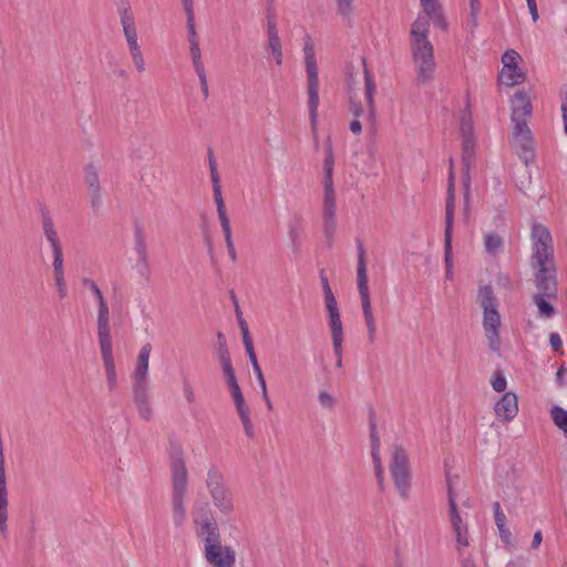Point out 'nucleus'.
<instances>
[{
  "instance_id": "1",
  "label": "nucleus",
  "mask_w": 567,
  "mask_h": 567,
  "mask_svg": "<svg viewBox=\"0 0 567 567\" xmlns=\"http://www.w3.org/2000/svg\"><path fill=\"white\" fill-rule=\"evenodd\" d=\"M422 11L417 13L410 28V52L415 72V82L426 85L434 81L436 60L434 45L430 40V24L446 31L449 22L439 0H420Z\"/></svg>"
},
{
  "instance_id": "2",
  "label": "nucleus",
  "mask_w": 567,
  "mask_h": 567,
  "mask_svg": "<svg viewBox=\"0 0 567 567\" xmlns=\"http://www.w3.org/2000/svg\"><path fill=\"white\" fill-rule=\"evenodd\" d=\"M195 533L200 539L204 557L210 567H235L236 550L223 545L218 525L209 511L194 517Z\"/></svg>"
},
{
  "instance_id": "3",
  "label": "nucleus",
  "mask_w": 567,
  "mask_h": 567,
  "mask_svg": "<svg viewBox=\"0 0 567 567\" xmlns=\"http://www.w3.org/2000/svg\"><path fill=\"white\" fill-rule=\"evenodd\" d=\"M511 120L514 125L512 145L519 157L527 165L534 161V137L527 125V118L532 115L533 106L530 97L525 90H518L511 97Z\"/></svg>"
},
{
  "instance_id": "4",
  "label": "nucleus",
  "mask_w": 567,
  "mask_h": 567,
  "mask_svg": "<svg viewBox=\"0 0 567 567\" xmlns=\"http://www.w3.org/2000/svg\"><path fill=\"white\" fill-rule=\"evenodd\" d=\"M532 243L533 261L537 267L536 286L546 293H551L555 290L553 240L547 227L535 224L532 228Z\"/></svg>"
},
{
  "instance_id": "5",
  "label": "nucleus",
  "mask_w": 567,
  "mask_h": 567,
  "mask_svg": "<svg viewBox=\"0 0 567 567\" xmlns=\"http://www.w3.org/2000/svg\"><path fill=\"white\" fill-rule=\"evenodd\" d=\"M97 340L103 362L107 386L113 390L117 385V373L113 353V343L110 326V310L106 301L97 303Z\"/></svg>"
},
{
  "instance_id": "6",
  "label": "nucleus",
  "mask_w": 567,
  "mask_h": 567,
  "mask_svg": "<svg viewBox=\"0 0 567 567\" xmlns=\"http://www.w3.org/2000/svg\"><path fill=\"white\" fill-rule=\"evenodd\" d=\"M477 303L483 311L482 324L488 348L493 352H498L501 349L502 318L498 311L497 298L491 286L480 287Z\"/></svg>"
},
{
  "instance_id": "7",
  "label": "nucleus",
  "mask_w": 567,
  "mask_h": 567,
  "mask_svg": "<svg viewBox=\"0 0 567 567\" xmlns=\"http://www.w3.org/2000/svg\"><path fill=\"white\" fill-rule=\"evenodd\" d=\"M305 68L307 74V93H308V107L311 130L316 133L318 126V107H319V72L315 45L311 37H305L303 44Z\"/></svg>"
},
{
  "instance_id": "8",
  "label": "nucleus",
  "mask_w": 567,
  "mask_h": 567,
  "mask_svg": "<svg viewBox=\"0 0 567 567\" xmlns=\"http://www.w3.org/2000/svg\"><path fill=\"white\" fill-rule=\"evenodd\" d=\"M120 23L122 27L123 35L132 59V62L135 66V70L138 73H143L146 70V63L144 59V54L142 51V47L138 40V32L135 21L134 12L128 2L122 3L117 8Z\"/></svg>"
},
{
  "instance_id": "9",
  "label": "nucleus",
  "mask_w": 567,
  "mask_h": 567,
  "mask_svg": "<svg viewBox=\"0 0 567 567\" xmlns=\"http://www.w3.org/2000/svg\"><path fill=\"white\" fill-rule=\"evenodd\" d=\"M357 284L361 300V308L367 327L368 339L374 342L377 339V320L372 311L370 290L368 285L365 251L362 246L358 250Z\"/></svg>"
},
{
  "instance_id": "10",
  "label": "nucleus",
  "mask_w": 567,
  "mask_h": 567,
  "mask_svg": "<svg viewBox=\"0 0 567 567\" xmlns=\"http://www.w3.org/2000/svg\"><path fill=\"white\" fill-rule=\"evenodd\" d=\"M206 485L218 513L230 519L235 514L236 506L231 492L224 485L221 473L216 468H210L207 473Z\"/></svg>"
},
{
  "instance_id": "11",
  "label": "nucleus",
  "mask_w": 567,
  "mask_h": 567,
  "mask_svg": "<svg viewBox=\"0 0 567 567\" xmlns=\"http://www.w3.org/2000/svg\"><path fill=\"white\" fill-rule=\"evenodd\" d=\"M389 470L396 492L401 497H408L411 486V473L409 458L401 446H393L391 450Z\"/></svg>"
},
{
  "instance_id": "12",
  "label": "nucleus",
  "mask_w": 567,
  "mask_h": 567,
  "mask_svg": "<svg viewBox=\"0 0 567 567\" xmlns=\"http://www.w3.org/2000/svg\"><path fill=\"white\" fill-rule=\"evenodd\" d=\"M447 516L455 542V550L458 555H463L471 545L468 514L463 512L457 503H453L451 501V507H449Z\"/></svg>"
},
{
  "instance_id": "13",
  "label": "nucleus",
  "mask_w": 567,
  "mask_h": 567,
  "mask_svg": "<svg viewBox=\"0 0 567 567\" xmlns=\"http://www.w3.org/2000/svg\"><path fill=\"white\" fill-rule=\"evenodd\" d=\"M502 69L498 74L501 84L512 87L526 81V73L522 68L523 58L514 49L506 50L502 55Z\"/></svg>"
},
{
  "instance_id": "14",
  "label": "nucleus",
  "mask_w": 567,
  "mask_h": 567,
  "mask_svg": "<svg viewBox=\"0 0 567 567\" xmlns=\"http://www.w3.org/2000/svg\"><path fill=\"white\" fill-rule=\"evenodd\" d=\"M456 183L455 179H450L447 187V198L445 207V264L446 268H452V229L454 221V209H455V194Z\"/></svg>"
},
{
  "instance_id": "15",
  "label": "nucleus",
  "mask_w": 567,
  "mask_h": 567,
  "mask_svg": "<svg viewBox=\"0 0 567 567\" xmlns=\"http://www.w3.org/2000/svg\"><path fill=\"white\" fill-rule=\"evenodd\" d=\"M460 133L462 136V146L464 156L466 158L471 157L474 147H475V136H474V127H473V116L472 111L468 105H466L460 115Z\"/></svg>"
},
{
  "instance_id": "16",
  "label": "nucleus",
  "mask_w": 567,
  "mask_h": 567,
  "mask_svg": "<svg viewBox=\"0 0 567 567\" xmlns=\"http://www.w3.org/2000/svg\"><path fill=\"white\" fill-rule=\"evenodd\" d=\"M518 398L512 392H505L495 403L494 413L502 422H511L518 414Z\"/></svg>"
},
{
  "instance_id": "17",
  "label": "nucleus",
  "mask_w": 567,
  "mask_h": 567,
  "mask_svg": "<svg viewBox=\"0 0 567 567\" xmlns=\"http://www.w3.org/2000/svg\"><path fill=\"white\" fill-rule=\"evenodd\" d=\"M171 472L173 494H186L188 485V473L182 453L172 456Z\"/></svg>"
},
{
  "instance_id": "18",
  "label": "nucleus",
  "mask_w": 567,
  "mask_h": 567,
  "mask_svg": "<svg viewBox=\"0 0 567 567\" xmlns=\"http://www.w3.org/2000/svg\"><path fill=\"white\" fill-rule=\"evenodd\" d=\"M226 187L221 184L220 179H214L213 184V196L214 200L217 207V214L220 221V226L225 236V241L230 243L231 238V227H230V220L227 216L226 206L224 203L223 194L225 192Z\"/></svg>"
},
{
  "instance_id": "19",
  "label": "nucleus",
  "mask_w": 567,
  "mask_h": 567,
  "mask_svg": "<svg viewBox=\"0 0 567 567\" xmlns=\"http://www.w3.org/2000/svg\"><path fill=\"white\" fill-rule=\"evenodd\" d=\"M267 49L269 50L276 64L281 66L284 61L282 44L278 33L277 24L272 19L267 21Z\"/></svg>"
},
{
  "instance_id": "20",
  "label": "nucleus",
  "mask_w": 567,
  "mask_h": 567,
  "mask_svg": "<svg viewBox=\"0 0 567 567\" xmlns=\"http://www.w3.org/2000/svg\"><path fill=\"white\" fill-rule=\"evenodd\" d=\"M363 62V81H364V100L368 109L369 116L373 120L377 115V105H375V93H377V84L372 72L367 66L365 59Z\"/></svg>"
},
{
  "instance_id": "21",
  "label": "nucleus",
  "mask_w": 567,
  "mask_h": 567,
  "mask_svg": "<svg viewBox=\"0 0 567 567\" xmlns=\"http://www.w3.org/2000/svg\"><path fill=\"white\" fill-rule=\"evenodd\" d=\"M152 352L151 343H145L141 347L137 358L136 364L133 372V378L138 385H143L146 382V378L148 374L150 367V357Z\"/></svg>"
},
{
  "instance_id": "22",
  "label": "nucleus",
  "mask_w": 567,
  "mask_h": 567,
  "mask_svg": "<svg viewBox=\"0 0 567 567\" xmlns=\"http://www.w3.org/2000/svg\"><path fill=\"white\" fill-rule=\"evenodd\" d=\"M321 284L323 290L324 307L328 315V323L341 321L338 301L326 276H321Z\"/></svg>"
},
{
  "instance_id": "23",
  "label": "nucleus",
  "mask_w": 567,
  "mask_h": 567,
  "mask_svg": "<svg viewBox=\"0 0 567 567\" xmlns=\"http://www.w3.org/2000/svg\"><path fill=\"white\" fill-rule=\"evenodd\" d=\"M328 326L336 354V364L340 368L342 365V343L344 339L342 321L329 322Z\"/></svg>"
},
{
  "instance_id": "24",
  "label": "nucleus",
  "mask_w": 567,
  "mask_h": 567,
  "mask_svg": "<svg viewBox=\"0 0 567 567\" xmlns=\"http://www.w3.org/2000/svg\"><path fill=\"white\" fill-rule=\"evenodd\" d=\"M371 456L374 465L378 484L381 488H383L385 477L381 461L380 441L374 433L371 434Z\"/></svg>"
},
{
  "instance_id": "25",
  "label": "nucleus",
  "mask_w": 567,
  "mask_h": 567,
  "mask_svg": "<svg viewBox=\"0 0 567 567\" xmlns=\"http://www.w3.org/2000/svg\"><path fill=\"white\" fill-rule=\"evenodd\" d=\"M537 288L539 290V293L534 296V302L537 307L538 315L542 318L548 319L554 315L555 309L549 303V301L546 299V297H550V296L555 295L556 289L551 293H546L544 291V289H540L538 286H537Z\"/></svg>"
},
{
  "instance_id": "26",
  "label": "nucleus",
  "mask_w": 567,
  "mask_h": 567,
  "mask_svg": "<svg viewBox=\"0 0 567 567\" xmlns=\"http://www.w3.org/2000/svg\"><path fill=\"white\" fill-rule=\"evenodd\" d=\"M483 243L485 251L493 257L499 255L504 249V239L493 231L484 235Z\"/></svg>"
},
{
  "instance_id": "27",
  "label": "nucleus",
  "mask_w": 567,
  "mask_h": 567,
  "mask_svg": "<svg viewBox=\"0 0 567 567\" xmlns=\"http://www.w3.org/2000/svg\"><path fill=\"white\" fill-rule=\"evenodd\" d=\"M323 229L329 240H333L337 229L336 207H323Z\"/></svg>"
},
{
  "instance_id": "28",
  "label": "nucleus",
  "mask_w": 567,
  "mask_h": 567,
  "mask_svg": "<svg viewBox=\"0 0 567 567\" xmlns=\"http://www.w3.org/2000/svg\"><path fill=\"white\" fill-rule=\"evenodd\" d=\"M338 14L347 24H351L355 12V0H334Z\"/></svg>"
},
{
  "instance_id": "29",
  "label": "nucleus",
  "mask_w": 567,
  "mask_h": 567,
  "mask_svg": "<svg viewBox=\"0 0 567 567\" xmlns=\"http://www.w3.org/2000/svg\"><path fill=\"white\" fill-rule=\"evenodd\" d=\"M182 3L187 17L188 41H198L195 29L194 0H182Z\"/></svg>"
},
{
  "instance_id": "30",
  "label": "nucleus",
  "mask_w": 567,
  "mask_h": 567,
  "mask_svg": "<svg viewBox=\"0 0 567 567\" xmlns=\"http://www.w3.org/2000/svg\"><path fill=\"white\" fill-rule=\"evenodd\" d=\"M42 227H43L44 236H45L47 240L49 241L51 249L60 248L61 244H60L58 233L55 230L52 219L49 216L43 217Z\"/></svg>"
},
{
  "instance_id": "31",
  "label": "nucleus",
  "mask_w": 567,
  "mask_h": 567,
  "mask_svg": "<svg viewBox=\"0 0 567 567\" xmlns=\"http://www.w3.org/2000/svg\"><path fill=\"white\" fill-rule=\"evenodd\" d=\"M220 363L229 389L239 385L231 365L230 357L227 352L220 354Z\"/></svg>"
},
{
  "instance_id": "32",
  "label": "nucleus",
  "mask_w": 567,
  "mask_h": 567,
  "mask_svg": "<svg viewBox=\"0 0 567 567\" xmlns=\"http://www.w3.org/2000/svg\"><path fill=\"white\" fill-rule=\"evenodd\" d=\"M186 494H173V517L176 524H182L186 516L184 505Z\"/></svg>"
},
{
  "instance_id": "33",
  "label": "nucleus",
  "mask_w": 567,
  "mask_h": 567,
  "mask_svg": "<svg viewBox=\"0 0 567 567\" xmlns=\"http://www.w3.org/2000/svg\"><path fill=\"white\" fill-rule=\"evenodd\" d=\"M554 424L564 433L567 439V410L556 405L550 410Z\"/></svg>"
},
{
  "instance_id": "34",
  "label": "nucleus",
  "mask_w": 567,
  "mask_h": 567,
  "mask_svg": "<svg viewBox=\"0 0 567 567\" xmlns=\"http://www.w3.org/2000/svg\"><path fill=\"white\" fill-rule=\"evenodd\" d=\"M237 413L240 417V421L244 425L245 433L251 437L254 435V425L250 420V411L247 403L236 405Z\"/></svg>"
},
{
  "instance_id": "35",
  "label": "nucleus",
  "mask_w": 567,
  "mask_h": 567,
  "mask_svg": "<svg viewBox=\"0 0 567 567\" xmlns=\"http://www.w3.org/2000/svg\"><path fill=\"white\" fill-rule=\"evenodd\" d=\"M334 166V156L332 150V143L330 137H328L324 146V157H323V173L324 177H332Z\"/></svg>"
},
{
  "instance_id": "36",
  "label": "nucleus",
  "mask_w": 567,
  "mask_h": 567,
  "mask_svg": "<svg viewBox=\"0 0 567 567\" xmlns=\"http://www.w3.org/2000/svg\"><path fill=\"white\" fill-rule=\"evenodd\" d=\"M53 256V277L64 276V260L62 247L52 249Z\"/></svg>"
},
{
  "instance_id": "37",
  "label": "nucleus",
  "mask_w": 567,
  "mask_h": 567,
  "mask_svg": "<svg viewBox=\"0 0 567 567\" xmlns=\"http://www.w3.org/2000/svg\"><path fill=\"white\" fill-rule=\"evenodd\" d=\"M318 402L324 410H332L336 406V398L328 390H319Z\"/></svg>"
},
{
  "instance_id": "38",
  "label": "nucleus",
  "mask_w": 567,
  "mask_h": 567,
  "mask_svg": "<svg viewBox=\"0 0 567 567\" xmlns=\"http://www.w3.org/2000/svg\"><path fill=\"white\" fill-rule=\"evenodd\" d=\"M252 368H254V372H255V374H256V377L258 379L259 385L261 388L262 399L266 402L268 410H271L272 409V404H271V401H270V399L268 396L267 385H266V381H265L262 371H261L259 364H255V367H252Z\"/></svg>"
},
{
  "instance_id": "39",
  "label": "nucleus",
  "mask_w": 567,
  "mask_h": 567,
  "mask_svg": "<svg viewBox=\"0 0 567 567\" xmlns=\"http://www.w3.org/2000/svg\"><path fill=\"white\" fill-rule=\"evenodd\" d=\"M336 207V195L332 179H326L323 207Z\"/></svg>"
},
{
  "instance_id": "40",
  "label": "nucleus",
  "mask_w": 567,
  "mask_h": 567,
  "mask_svg": "<svg viewBox=\"0 0 567 567\" xmlns=\"http://www.w3.org/2000/svg\"><path fill=\"white\" fill-rule=\"evenodd\" d=\"M491 385L494 391L504 394L507 389V380L501 372H496L492 377Z\"/></svg>"
},
{
  "instance_id": "41",
  "label": "nucleus",
  "mask_w": 567,
  "mask_h": 567,
  "mask_svg": "<svg viewBox=\"0 0 567 567\" xmlns=\"http://www.w3.org/2000/svg\"><path fill=\"white\" fill-rule=\"evenodd\" d=\"M456 480H457V477H453L451 475L446 476L449 507H451V501L453 503H456V497H457L456 491H455Z\"/></svg>"
},
{
  "instance_id": "42",
  "label": "nucleus",
  "mask_w": 567,
  "mask_h": 567,
  "mask_svg": "<svg viewBox=\"0 0 567 567\" xmlns=\"http://www.w3.org/2000/svg\"><path fill=\"white\" fill-rule=\"evenodd\" d=\"M53 278H54V282H55L56 292H58L59 298L60 299L65 298L66 293H68L65 276L53 277Z\"/></svg>"
},
{
  "instance_id": "43",
  "label": "nucleus",
  "mask_w": 567,
  "mask_h": 567,
  "mask_svg": "<svg viewBox=\"0 0 567 567\" xmlns=\"http://www.w3.org/2000/svg\"><path fill=\"white\" fill-rule=\"evenodd\" d=\"M494 518L497 527H502V525H506V516L498 503H495L494 506Z\"/></svg>"
},
{
  "instance_id": "44",
  "label": "nucleus",
  "mask_w": 567,
  "mask_h": 567,
  "mask_svg": "<svg viewBox=\"0 0 567 567\" xmlns=\"http://www.w3.org/2000/svg\"><path fill=\"white\" fill-rule=\"evenodd\" d=\"M549 343L554 351L563 353V340L557 332H551L549 334Z\"/></svg>"
},
{
  "instance_id": "45",
  "label": "nucleus",
  "mask_w": 567,
  "mask_h": 567,
  "mask_svg": "<svg viewBox=\"0 0 567 567\" xmlns=\"http://www.w3.org/2000/svg\"><path fill=\"white\" fill-rule=\"evenodd\" d=\"M470 9H471V18L473 20L474 25L477 24V18L481 11V0H468Z\"/></svg>"
},
{
  "instance_id": "46",
  "label": "nucleus",
  "mask_w": 567,
  "mask_h": 567,
  "mask_svg": "<svg viewBox=\"0 0 567 567\" xmlns=\"http://www.w3.org/2000/svg\"><path fill=\"white\" fill-rule=\"evenodd\" d=\"M136 401H137V404H138L140 414L144 419H148L150 415H151V409L148 406L147 401L144 398H142V396H137Z\"/></svg>"
},
{
  "instance_id": "47",
  "label": "nucleus",
  "mask_w": 567,
  "mask_h": 567,
  "mask_svg": "<svg viewBox=\"0 0 567 567\" xmlns=\"http://www.w3.org/2000/svg\"><path fill=\"white\" fill-rule=\"evenodd\" d=\"M192 62L198 78H203L204 75H206L205 65L202 56L192 59Z\"/></svg>"
},
{
  "instance_id": "48",
  "label": "nucleus",
  "mask_w": 567,
  "mask_h": 567,
  "mask_svg": "<svg viewBox=\"0 0 567 567\" xmlns=\"http://www.w3.org/2000/svg\"><path fill=\"white\" fill-rule=\"evenodd\" d=\"M229 390H230V394L234 400L235 406L246 402L239 385L230 388Z\"/></svg>"
},
{
  "instance_id": "49",
  "label": "nucleus",
  "mask_w": 567,
  "mask_h": 567,
  "mask_svg": "<svg viewBox=\"0 0 567 567\" xmlns=\"http://www.w3.org/2000/svg\"><path fill=\"white\" fill-rule=\"evenodd\" d=\"M89 288H90L91 292L94 295V297L96 298L97 303H100L101 301H105L101 289L99 288V286L95 282L91 281L89 284Z\"/></svg>"
},
{
  "instance_id": "50",
  "label": "nucleus",
  "mask_w": 567,
  "mask_h": 567,
  "mask_svg": "<svg viewBox=\"0 0 567 567\" xmlns=\"http://www.w3.org/2000/svg\"><path fill=\"white\" fill-rule=\"evenodd\" d=\"M561 117L564 123V133L567 135V94L564 96L561 101Z\"/></svg>"
},
{
  "instance_id": "51",
  "label": "nucleus",
  "mask_w": 567,
  "mask_h": 567,
  "mask_svg": "<svg viewBox=\"0 0 567 567\" xmlns=\"http://www.w3.org/2000/svg\"><path fill=\"white\" fill-rule=\"evenodd\" d=\"M189 52H190L192 59L197 58V56L198 58L202 56L199 41H192V42H189Z\"/></svg>"
},
{
  "instance_id": "52",
  "label": "nucleus",
  "mask_w": 567,
  "mask_h": 567,
  "mask_svg": "<svg viewBox=\"0 0 567 567\" xmlns=\"http://www.w3.org/2000/svg\"><path fill=\"white\" fill-rule=\"evenodd\" d=\"M183 391H184V395H185V399L187 400V402L193 403L195 401V393H194V390L190 386V384L185 383Z\"/></svg>"
},
{
  "instance_id": "53",
  "label": "nucleus",
  "mask_w": 567,
  "mask_h": 567,
  "mask_svg": "<svg viewBox=\"0 0 567 567\" xmlns=\"http://www.w3.org/2000/svg\"><path fill=\"white\" fill-rule=\"evenodd\" d=\"M497 529H498L499 537L502 538V540L505 542L506 544H508L511 540V536H512L508 527L506 525H502V527H497Z\"/></svg>"
},
{
  "instance_id": "54",
  "label": "nucleus",
  "mask_w": 567,
  "mask_h": 567,
  "mask_svg": "<svg viewBox=\"0 0 567 567\" xmlns=\"http://www.w3.org/2000/svg\"><path fill=\"white\" fill-rule=\"evenodd\" d=\"M527 8L532 16L533 21L536 22L539 18L536 0H533L532 2H527Z\"/></svg>"
},
{
  "instance_id": "55",
  "label": "nucleus",
  "mask_w": 567,
  "mask_h": 567,
  "mask_svg": "<svg viewBox=\"0 0 567 567\" xmlns=\"http://www.w3.org/2000/svg\"><path fill=\"white\" fill-rule=\"evenodd\" d=\"M85 173L89 177H97V175L100 174V169L97 165L91 163L85 166Z\"/></svg>"
},
{
  "instance_id": "56",
  "label": "nucleus",
  "mask_w": 567,
  "mask_h": 567,
  "mask_svg": "<svg viewBox=\"0 0 567 567\" xmlns=\"http://www.w3.org/2000/svg\"><path fill=\"white\" fill-rule=\"evenodd\" d=\"M208 161H209V167H210V177H218L217 164H216V161H215L212 152H209Z\"/></svg>"
},
{
  "instance_id": "57",
  "label": "nucleus",
  "mask_w": 567,
  "mask_h": 567,
  "mask_svg": "<svg viewBox=\"0 0 567 567\" xmlns=\"http://www.w3.org/2000/svg\"><path fill=\"white\" fill-rule=\"evenodd\" d=\"M243 341H244V344H245V348H246L247 352L254 350L252 341H251V338L249 336L248 329H245V332H244V336H243Z\"/></svg>"
},
{
  "instance_id": "58",
  "label": "nucleus",
  "mask_w": 567,
  "mask_h": 567,
  "mask_svg": "<svg viewBox=\"0 0 567 567\" xmlns=\"http://www.w3.org/2000/svg\"><path fill=\"white\" fill-rule=\"evenodd\" d=\"M198 79H199V83H200L203 95H204L205 99H207L208 95H209V87H208L207 75H204L203 78H198Z\"/></svg>"
},
{
  "instance_id": "59",
  "label": "nucleus",
  "mask_w": 567,
  "mask_h": 567,
  "mask_svg": "<svg viewBox=\"0 0 567 567\" xmlns=\"http://www.w3.org/2000/svg\"><path fill=\"white\" fill-rule=\"evenodd\" d=\"M349 128L353 134H360L362 132V124L355 118L350 123Z\"/></svg>"
},
{
  "instance_id": "60",
  "label": "nucleus",
  "mask_w": 567,
  "mask_h": 567,
  "mask_svg": "<svg viewBox=\"0 0 567 567\" xmlns=\"http://www.w3.org/2000/svg\"><path fill=\"white\" fill-rule=\"evenodd\" d=\"M461 181V188L464 192V199L465 202H468L470 198V181L468 179H460Z\"/></svg>"
},
{
  "instance_id": "61",
  "label": "nucleus",
  "mask_w": 567,
  "mask_h": 567,
  "mask_svg": "<svg viewBox=\"0 0 567 567\" xmlns=\"http://www.w3.org/2000/svg\"><path fill=\"white\" fill-rule=\"evenodd\" d=\"M542 540H543L542 532H540V530H537V532L534 534V536H533L532 547H533V548H537V547H539V545L542 544Z\"/></svg>"
},
{
  "instance_id": "62",
  "label": "nucleus",
  "mask_w": 567,
  "mask_h": 567,
  "mask_svg": "<svg viewBox=\"0 0 567 567\" xmlns=\"http://www.w3.org/2000/svg\"><path fill=\"white\" fill-rule=\"evenodd\" d=\"M226 246H227V249H228L230 258L233 260H235L236 259V251H235V247H234V243H233V237L230 238V244H229V241H226Z\"/></svg>"
},
{
  "instance_id": "63",
  "label": "nucleus",
  "mask_w": 567,
  "mask_h": 567,
  "mask_svg": "<svg viewBox=\"0 0 567 567\" xmlns=\"http://www.w3.org/2000/svg\"><path fill=\"white\" fill-rule=\"evenodd\" d=\"M99 188H100L99 179H92V182L90 183V186H89L90 192L93 195H95L97 193Z\"/></svg>"
},
{
  "instance_id": "64",
  "label": "nucleus",
  "mask_w": 567,
  "mask_h": 567,
  "mask_svg": "<svg viewBox=\"0 0 567 567\" xmlns=\"http://www.w3.org/2000/svg\"><path fill=\"white\" fill-rule=\"evenodd\" d=\"M351 112L353 113V115L355 117H359L362 114L363 110H362L361 105L355 104V105L351 106Z\"/></svg>"
}]
</instances>
